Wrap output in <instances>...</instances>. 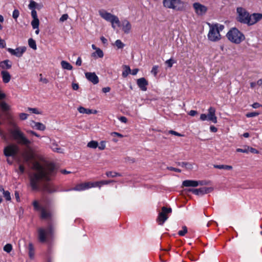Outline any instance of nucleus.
<instances>
[{"mask_svg": "<svg viewBox=\"0 0 262 262\" xmlns=\"http://www.w3.org/2000/svg\"><path fill=\"white\" fill-rule=\"evenodd\" d=\"M115 45L118 49H122L125 46V45L120 39H117L115 41Z\"/></svg>", "mask_w": 262, "mask_h": 262, "instance_id": "39", "label": "nucleus"}, {"mask_svg": "<svg viewBox=\"0 0 262 262\" xmlns=\"http://www.w3.org/2000/svg\"><path fill=\"white\" fill-rule=\"evenodd\" d=\"M51 216L50 212L47 211L45 209L41 208V217L43 219H48Z\"/></svg>", "mask_w": 262, "mask_h": 262, "instance_id": "27", "label": "nucleus"}, {"mask_svg": "<svg viewBox=\"0 0 262 262\" xmlns=\"http://www.w3.org/2000/svg\"><path fill=\"white\" fill-rule=\"evenodd\" d=\"M248 152H250L251 153H254V154H258V151L257 149H256L255 148H254L252 147H248Z\"/></svg>", "mask_w": 262, "mask_h": 262, "instance_id": "57", "label": "nucleus"}, {"mask_svg": "<svg viewBox=\"0 0 262 262\" xmlns=\"http://www.w3.org/2000/svg\"><path fill=\"white\" fill-rule=\"evenodd\" d=\"M193 8L194 9L195 12L198 15H204L208 10L207 7L198 2L193 4Z\"/></svg>", "mask_w": 262, "mask_h": 262, "instance_id": "11", "label": "nucleus"}, {"mask_svg": "<svg viewBox=\"0 0 262 262\" xmlns=\"http://www.w3.org/2000/svg\"><path fill=\"white\" fill-rule=\"evenodd\" d=\"M51 148L54 151L57 152H62V149L60 148L57 147V144L54 141L51 145Z\"/></svg>", "mask_w": 262, "mask_h": 262, "instance_id": "34", "label": "nucleus"}, {"mask_svg": "<svg viewBox=\"0 0 262 262\" xmlns=\"http://www.w3.org/2000/svg\"><path fill=\"white\" fill-rule=\"evenodd\" d=\"M26 48L25 47L17 48L16 49H13L11 48H8L7 49V51L10 53L18 57H20L22 56L23 54L26 51Z\"/></svg>", "mask_w": 262, "mask_h": 262, "instance_id": "13", "label": "nucleus"}, {"mask_svg": "<svg viewBox=\"0 0 262 262\" xmlns=\"http://www.w3.org/2000/svg\"><path fill=\"white\" fill-rule=\"evenodd\" d=\"M33 206L34 207V208L35 210H41V208L40 206V205L38 204V202L37 201H34L33 203Z\"/></svg>", "mask_w": 262, "mask_h": 262, "instance_id": "46", "label": "nucleus"}, {"mask_svg": "<svg viewBox=\"0 0 262 262\" xmlns=\"http://www.w3.org/2000/svg\"><path fill=\"white\" fill-rule=\"evenodd\" d=\"M12 250V246L10 244H7L4 247V250L7 253H10Z\"/></svg>", "mask_w": 262, "mask_h": 262, "instance_id": "41", "label": "nucleus"}, {"mask_svg": "<svg viewBox=\"0 0 262 262\" xmlns=\"http://www.w3.org/2000/svg\"><path fill=\"white\" fill-rule=\"evenodd\" d=\"M97 55L99 58H102L103 57V51L99 48L97 49L96 51L93 53L92 54V56L94 57H96Z\"/></svg>", "mask_w": 262, "mask_h": 262, "instance_id": "29", "label": "nucleus"}, {"mask_svg": "<svg viewBox=\"0 0 262 262\" xmlns=\"http://www.w3.org/2000/svg\"><path fill=\"white\" fill-rule=\"evenodd\" d=\"M19 11L17 9H15L13 11V14H12V17H13V18L17 19L18 18V17L19 16Z\"/></svg>", "mask_w": 262, "mask_h": 262, "instance_id": "48", "label": "nucleus"}, {"mask_svg": "<svg viewBox=\"0 0 262 262\" xmlns=\"http://www.w3.org/2000/svg\"><path fill=\"white\" fill-rule=\"evenodd\" d=\"M31 16H32L33 19H37V18H38L37 14V12L35 10H32V11H31Z\"/></svg>", "mask_w": 262, "mask_h": 262, "instance_id": "58", "label": "nucleus"}, {"mask_svg": "<svg viewBox=\"0 0 262 262\" xmlns=\"http://www.w3.org/2000/svg\"><path fill=\"white\" fill-rule=\"evenodd\" d=\"M259 114L258 112H251L248 113L246 114V117L248 118L254 117L258 116Z\"/></svg>", "mask_w": 262, "mask_h": 262, "instance_id": "47", "label": "nucleus"}, {"mask_svg": "<svg viewBox=\"0 0 262 262\" xmlns=\"http://www.w3.org/2000/svg\"><path fill=\"white\" fill-rule=\"evenodd\" d=\"M10 133L14 140L20 144L28 147L31 144V142L25 136L24 133L21 131L20 128L17 126H14V128L10 131Z\"/></svg>", "mask_w": 262, "mask_h": 262, "instance_id": "3", "label": "nucleus"}, {"mask_svg": "<svg viewBox=\"0 0 262 262\" xmlns=\"http://www.w3.org/2000/svg\"><path fill=\"white\" fill-rule=\"evenodd\" d=\"M27 132L28 133L33 135L37 137H40V136L38 134H37L36 132H35L33 130H27Z\"/></svg>", "mask_w": 262, "mask_h": 262, "instance_id": "63", "label": "nucleus"}, {"mask_svg": "<svg viewBox=\"0 0 262 262\" xmlns=\"http://www.w3.org/2000/svg\"><path fill=\"white\" fill-rule=\"evenodd\" d=\"M94 187V183L88 182L78 184L75 187L70 189V190L82 191Z\"/></svg>", "mask_w": 262, "mask_h": 262, "instance_id": "12", "label": "nucleus"}, {"mask_svg": "<svg viewBox=\"0 0 262 262\" xmlns=\"http://www.w3.org/2000/svg\"><path fill=\"white\" fill-rule=\"evenodd\" d=\"M24 160L26 162H28L33 158V156L31 153H26L24 155Z\"/></svg>", "mask_w": 262, "mask_h": 262, "instance_id": "38", "label": "nucleus"}, {"mask_svg": "<svg viewBox=\"0 0 262 262\" xmlns=\"http://www.w3.org/2000/svg\"><path fill=\"white\" fill-rule=\"evenodd\" d=\"M177 164L183 167H185L187 169L191 170L193 168L192 164L188 162H178Z\"/></svg>", "mask_w": 262, "mask_h": 262, "instance_id": "24", "label": "nucleus"}, {"mask_svg": "<svg viewBox=\"0 0 262 262\" xmlns=\"http://www.w3.org/2000/svg\"><path fill=\"white\" fill-rule=\"evenodd\" d=\"M123 71L122 72V76L123 77H126L128 76L129 74H130L131 70L128 66L124 65L123 66Z\"/></svg>", "mask_w": 262, "mask_h": 262, "instance_id": "26", "label": "nucleus"}, {"mask_svg": "<svg viewBox=\"0 0 262 262\" xmlns=\"http://www.w3.org/2000/svg\"><path fill=\"white\" fill-rule=\"evenodd\" d=\"M28 44H29V47L31 48L34 49V50H36V49L37 47H36V42L32 38L29 39V40H28Z\"/></svg>", "mask_w": 262, "mask_h": 262, "instance_id": "35", "label": "nucleus"}, {"mask_svg": "<svg viewBox=\"0 0 262 262\" xmlns=\"http://www.w3.org/2000/svg\"><path fill=\"white\" fill-rule=\"evenodd\" d=\"M200 119L202 121H205V120H208L207 115H206L205 114H201L200 116Z\"/></svg>", "mask_w": 262, "mask_h": 262, "instance_id": "64", "label": "nucleus"}, {"mask_svg": "<svg viewBox=\"0 0 262 262\" xmlns=\"http://www.w3.org/2000/svg\"><path fill=\"white\" fill-rule=\"evenodd\" d=\"M48 231L43 228H40L38 229V239L41 243H44L46 241L47 235Z\"/></svg>", "mask_w": 262, "mask_h": 262, "instance_id": "17", "label": "nucleus"}, {"mask_svg": "<svg viewBox=\"0 0 262 262\" xmlns=\"http://www.w3.org/2000/svg\"><path fill=\"white\" fill-rule=\"evenodd\" d=\"M115 181L114 180H107V181H101L99 182H96L94 183V187H100L101 185H107L110 184V183L114 182Z\"/></svg>", "mask_w": 262, "mask_h": 262, "instance_id": "25", "label": "nucleus"}, {"mask_svg": "<svg viewBox=\"0 0 262 262\" xmlns=\"http://www.w3.org/2000/svg\"><path fill=\"white\" fill-rule=\"evenodd\" d=\"M31 169L34 172L29 174L30 184L33 190H42L49 193L56 191L53 185L50 183H43L50 181L51 177L56 172V168L53 163H50L42 166L39 162L34 161L32 163Z\"/></svg>", "mask_w": 262, "mask_h": 262, "instance_id": "1", "label": "nucleus"}, {"mask_svg": "<svg viewBox=\"0 0 262 262\" xmlns=\"http://www.w3.org/2000/svg\"><path fill=\"white\" fill-rule=\"evenodd\" d=\"M163 4L165 7L176 11H183L185 8L184 3L181 0H163Z\"/></svg>", "mask_w": 262, "mask_h": 262, "instance_id": "5", "label": "nucleus"}, {"mask_svg": "<svg viewBox=\"0 0 262 262\" xmlns=\"http://www.w3.org/2000/svg\"><path fill=\"white\" fill-rule=\"evenodd\" d=\"M236 11L238 14L237 21L249 26L255 24L262 18V14L253 13L250 15L245 9L242 7L237 8Z\"/></svg>", "mask_w": 262, "mask_h": 262, "instance_id": "2", "label": "nucleus"}, {"mask_svg": "<svg viewBox=\"0 0 262 262\" xmlns=\"http://www.w3.org/2000/svg\"><path fill=\"white\" fill-rule=\"evenodd\" d=\"M169 133L171 135H175V136H179V137H182L184 136L183 135H182V134H181L176 131L172 130H169Z\"/></svg>", "mask_w": 262, "mask_h": 262, "instance_id": "52", "label": "nucleus"}, {"mask_svg": "<svg viewBox=\"0 0 262 262\" xmlns=\"http://www.w3.org/2000/svg\"><path fill=\"white\" fill-rule=\"evenodd\" d=\"M215 109L213 107H210L208 109L207 115L208 120L211 121L214 123L217 122V118L215 115Z\"/></svg>", "mask_w": 262, "mask_h": 262, "instance_id": "15", "label": "nucleus"}, {"mask_svg": "<svg viewBox=\"0 0 262 262\" xmlns=\"http://www.w3.org/2000/svg\"><path fill=\"white\" fill-rule=\"evenodd\" d=\"M182 228V230H180L178 232V234L180 236H184L187 232V228L185 226H183Z\"/></svg>", "mask_w": 262, "mask_h": 262, "instance_id": "45", "label": "nucleus"}, {"mask_svg": "<svg viewBox=\"0 0 262 262\" xmlns=\"http://www.w3.org/2000/svg\"><path fill=\"white\" fill-rule=\"evenodd\" d=\"M0 107L4 112L8 111L10 109V106L4 101H0Z\"/></svg>", "mask_w": 262, "mask_h": 262, "instance_id": "31", "label": "nucleus"}, {"mask_svg": "<svg viewBox=\"0 0 262 262\" xmlns=\"http://www.w3.org/2000/svg\"><path fill=\"white\" fill-rule=\"evenodd\" d=\"M68 18V15L67 14H63L59 19V20L63 22Z\"/></svg>", "mask_w": 262, "mask_h": 262, "instance_id": "55", "label": "nucleus"}, {"mask_svg": "<svg viewBox=\"0 0 262 262\" xmlns=\"http://www.w3.org/2000/svg\"><path fill=\"white\" fill-rule=\"evenodd\" d=\"M29 255L30 258H33L34 255V247L31 243L29 244Z\"/></svg>", "mask_w": 262, "mask_h": 262, "instance_id": "32", "label": "nucleus"}, {"mask_svg": "<svg viewBox=\"0 0 262 262\" xmlns=\"http://www.w3.org/2000/svg\"><path fill=\"white\" fill-rule=\"evenodd\" d=\"M2 190L3 191L4 196L6 200L7 201L11 200L10 193L8 191L4 190L3 188L2 189Z\"/></svg>", "mask_w": 262, "mask_h": 262, "instance_id": "40", "label": "nucleus"}, {"mask_svg": "<svg viewBox=\"0 0 262 262\" xmlns=\"http://www.w3.org/2000/svg\"><path fill=\"white\" fill-rule=\"evenodd\" d=\"M87 146H88V147L95 149V148H96L98 147V142L97 141L93 140V141H91L89 142L88 143Z\"/></svg>", "mask_w": 262, "mask_h": 262, "instance_id": "36", "label": "nucleus"}, {"mask_svg": "<svg viewBox=\"0 0 262 262\" xmlns=\"http://www.w3.org/2000/svg\"><path fill=\"white\" fill-rule=\"evenodd\" d=\"M182 185L185 187H196L199 185L198 181L185 180L183 182Z\"/></svg>", "mask_w": 262, "mask_h": 262, "instance_id": "18", "label": "nucleus"}, {"mask_svg": "<svg viewBox=\"0 0 262 262\" xmlns=\"http://www.w3.org/2000/svg\"><path fill=\"white\" fill-rule=\"evenodd\" d=\"M24 172H25V167H24V166L23 165H21V164L19 165V171H18V173L19 174H23V173H24Z\"/></svg>", "mask_w": 262, "mask_h": 262, "instance_id": "56", "label": "nucleus"}, {"mask_svg": "<svg viewBox=\"0 0 262 262\" xmlns=\"http://www.w3.org/2000/svg\"><path fill=\"white\" fill-rule=\"evenodd\" d=\"M172 212V209L170 207L163 206L161 208V211L159 213L157 219V222L159 225H163L165 222L168 218V214Z\"/></svg>", "mask_w": 262, "mask_h": 262, "instance_id": "6", "label": "nucleus"}, {"mask_svg": "<svg viewBox=\"0 0 262 262\" xmlns=\"http://www.w3.org/2000/svg\"><path fill=\"white\" fill-rule=\"evenodd\" d=\"M213 190L212 187H202L199 189L189 188L187 191L192 192L193 194L197 195H203L212 192Z\"/></svg>", "mask_w": 262, "mask_h": 262, "instance_id": "10", "label": "nucleus"}, {"mask_svg": "<svg viewBox=\"0 0 262 262\" xmlns=\"http://www.w3.org/2000/svg\"><path fill=\"white\" fill-rule=\"evenodd\" d=\"M111 135L112 136H117L119 138H122L123 137V135H122L119 133H117V132H112V133H111Z\"/></svg>", "mask_w": 262, "mask_h": 262, "instance_id": "59", "label": "nucleus"}, {"mask_svg": "<svg viewBox=\"0 0 262 262\" xmlns=\"http://www.w3.org/2000/svg\"><path fill=\"white\" fill-rule=\"evenodd\" d=\"M176 62V61L172 58H170L168 60H167L165 61V64L167 66L168 68H171L174 63Z\"/></svg>", "mask_w": 262, "mask_h": 262, "instance_id": "42", "label": "nucleus"}, {"mask_svg": "<svg viewBox=\"0 0 262 262\" xmlns=\"http://www.w3.org/2000/svg\"><path fill=\"white\" fill-rule=\"evenodd\" d=\"M99 14L102 18L106 21L111 23L115 22V24L118 26H120V21L117 16L107 12L104 10H99Z\"/></svg>", "mask_w": 262, "mask_h": 262, "instance_id": "7", "label": "nucleus"}, {"mask_svg": "<svg viewBox=\"0 0 262 262\" xmlns=\"http://www.w3.org/2000/svg\"><path fill=\"white\" fill-rule=\"evenodd\" d=\"M31 125L33 127H36L37 129L39 130L42 131L46 129V126L42 123L36 122L34 121H32Z\"/></svg>", "mask_w": 262, "mask_h": 262, "instance_id": "21", "label": "nucleus"}, {"mask_svg": "<svg viewBox=\"0 0 262 262\" xmlns=\"http://www.w3.org/2000/svg\"><path fill=\"white\" fill-rule=\"evenodd\" d=\"M61 65L63 69H66L68 70H71L73 68V67L72 66V65L66 61H62L61 62Z\"/></svg>", "mask_w": 262, "mask_h": 262, "instance_id": "28", "label": "nucleus"}, {"mask_svg": "<svg viewBox=\"0 0 262 262\" xmlns=\"http://www.w3.org/2000/svg\"><path fill=\"white\" fill-rule=\"evenodd\" d=\"M226 36L229 40L235 44H239L245 39L243 33L236 28H231L227 33Z\"/></svg>", "mask_w": 262, "mask_h": 262, "instance_id": "4", "label": "nucleus"}, {"mask_svg": "<svg viewBox=\"0 0 262 262\" xmlns=\"http://www.w3.org/2000/svg\"><path fill=\"white\" fill-rule=\"evenodd\" d=\"M78 111L80 113L86 114H96L97 113V111L96 110L93 112L92 110L85 108L82 106L79 107Z\"/></svg>", "mask_w": 262, "mask_h": 262, "instance_id": "22", "label": "nucleus"}, {"mask_svg": "<svg viewBox=\"0 0 262 262\" xmlns=\"http://www.w3.org/2000/svg\"><path fill=\"white\" fill-rule=\"evenodd\" d=\"M214 167L217 169H226V170H231L232 169V167L230 165H214Z\"/></svg>", "mask_w": 262, "mask_h": 262, "instance_id": "30", "label": "nucleus"}, {"mask_svg": "<svg viewBox=\"0 0 262 262\" xmlns=\"http://www.w3.org/2000/svg\"><path fill=\"white\" fill-rule=\"evenodd\" d=\"M28 110L35 114H40V113L38 111V110L36 108L29 107Z\"/></svg>", "mask_w": 262, "mask_h": 262, "instance_id": "53", "label": "nucleus"}, {"mask_svg": "<svg viewBox=\"0 0 262 262\" xmlns=\"http://www.w3.org/2000/svg\"><path fill=\"white\" fill-rule=\"evenodd\" d=\"M28 115L26 113H20L19 114V118L21 120H24L27 119Z\"/></svg>", "mask_w": 262, "mask_h": 262, "instance_id": "54", "label": "nucleus"}, {"mask_svg": "<svg viewBox=\"0 0 262 262\" xmlns=\"http://www.w3.org/2000/svg\"><path fill=\"white\" fill-rule=\"evenodd\" d=\"M131 29V24L127 20L122 21V30L125 33H128Z\"/></svg>", "mask_w": 262, "mask_h": 262, "instance_id": "19", "label": "nucleus"}, {"mask_svg": "<svg viewBox=\"0 0 262 262\" xmlns=\"http://www.w3.org/2000/svg\"><path fill=\"white\" fill-rule=\"evenodd\" d=\"M167 168L170 170L174 171L177 172H181V170L178 168H174L173 167H167Z\"/></svg>", "mask_w": 262, "mask_h": 262, "instance_id": "61", "label": "nucleus"}, {"mask_svg": "<svg viewBox=\"0 0 262 262\" xmlns=\"http://www.w3.org/2000/svg\"><path fill=\"white\" fill-rule=\"evenodd\" d=\"M158 66H154L151 69V73L153 74L155 76H156L158 73Z\"/></svg>", "mask_w": 262, "mask_h": 262, "instance_id": "49", "label": "nucleus"}, {"mask_svg": "<svg viewBox=\"0 0 262 262\" xmlns=\"http://www.w3.org/2000/svg\"><path fill=\"white\" fill-rule=\"evenodd\" d=\"M106 175L107 177L114 178L116 177H120L121 174L120 173L116 172L115 171H107Z\"/></svg>", "mask_w": 262, "mask_h": 262, "instance_id": "33", "label": "nucleus"}, {"mask_svg": "<svg viewBox=\"0 0 262 262\" xmlns=\"http://www.w3.org/2000/svg\"><path fill=\"white\" fill-rule=\"evenodd\" d=\"M237 152H241L243 153H248V148L247 147H245V148H237Z\"/></svg>", "mask_w": 262, "mask_h": 262, "instance_id": "51", "label": "nucleus"}, {"mask_svg": "<svg viewBox=\"0 0 262 262\" xmlns=\"http://www.w3.org/2000/svg\"><path fill=\"white\" fill-rule=\"evenodd\" d=\"M19 151V147L14 144H10L4 149V154L6 157H14Z\"/></svg>", "mask_w": 262, "mask_h": 262, "instance_id": "9", "label": "nucleus"}, {"mask_svg": "<svg viewBox=\"0 0 262 262\" xmlns=\"http://www.w3.org/2000/svg\"><path fill=\"white\" fill-rule=\"evenodd\" d=\"M137 84L139 88L143 91L147 90V85H148V81L144 77L140 78L137 79Z\"/></svg>", "mask_w": 262, "mask_h": 262, "instance_id": "16", "label": "nucleus"}, {"mask_svg": "<svg viewBox=\"0 0 262 262\" xmlns=\"http://www.w3.org/2000/svg\"><path fill=\"white\" fill-rule=\"evenodd\" d=\"M1 75L2 76L3 81L4 83H8L11 79V75L7 71H2L1 72Z\"/></svg>", "mask_w": 262, "mask_h": 262, "instance_id": "20", "label": "nucleus"}, {"mask_svg": "<svg viewBox=\"0 0 262 262\" xmlns=\"http://www.w3.org/2000/svg\"><path fill=\"white\" fill-rule=\"evenodd\" d=\"M39 24V20L38 18L37 19H33L32 21H31V25L32 26V28L34 29H35L36 28H38Z\"/></svg>", "mask_w": 262, "mask_h": 262, "instance_id": "37", "label": "nucleus"}, {"mask_svg": "<svg viewBox=\"0 0 262 262\" xmlns=\"http://www.w3.org/2000/svg\"><path fill=\"white\" fill-rule=\"evenodd\" d=\"M9 60H5L0 62V67L2 69H9L11 68V64Z\"/></svg>", "mask_w": 262, "mask_h": 262, "instance_id": "23", "label": "nucleus"}, {"mask_svg": "<svg viewBox=\"0 0 262 262\" xmlns=\"http://www.w3.org/2000/svg\"><path fill=\"white\" fill-rule=\"evenodd\" d=\"M212 25L213 26V27H215L217 29L219 33H220V32L223 30V29H224V26L223 25L216 24H213Z\"/></svg>", "mask_w": 262, "mask_h": 262, "instance_id": "44", "label": "nucleus"}, {"mask_svg": "<svg viewBox=\"0 0 262 262\" xmlns=\"http://www.w3.org/2000/svg\"><path fill=\"white\" fill-rule=\"evenodd\" d=\"M39 76L40 77V81L44 83H47L49 82V80L47 78H42V74H40Z\"/></svg>", "mask_w": 262, "mask_h": 262, "instance_id": "60", "label": "nucleus"}, {"mask_svg": "<svg viewBox=\"0 0 262 262\" xmlns=\"http://www.w3.org/2000/svg\"><path fill=\"white\" fill-rule=\"evenodd\" d=\"M85 76L86 79L94 84H96L99 82L98 77L94 72H86Z\"/></svg>", "mask_w": 262, "mask_h": 262, "instance_id": "14", "label": "nucleus"}, {"mask_svg": "<svg viewBox=\"0 0 262 262\" xmlns=\"http://www.w3.org/2000/svg\"><path fill=\"white\" fill-rule=\"evenodd\" d=\"M119 120L121 122L124 123H126L127 121V119L124 116H121V117H119Z\"/></svg>", "mask_w": 262, "mask_h": 262, "instance_id": "62", "label": "nucleus"}, {"mask_svg": "<svg viewBox=\"0 0 262 262\" xmlns=\"http://www.w3.org/2000/svg\"><path fill=\"white\" fill-rule=\"evenodd\" d=\"M98 147L100 150L104 149L105 148V142L104 141H101Z\"/></svg>", "mask_w": 262, "mask_h": 262, "instance_id": "50", "label": "nucleus"}, {"mask_svg": "<svg viewBox=\"0 0 262 262\" xmlns=\"http://www.w3.org/2000/svg\"><path fill=\"white\" fill-rule=\"evenodd\" d=\"M37 3L33 0L30 1L28 7L31 10H35Z\"/></svg>", "mask_w": 262, "mask_h": 262, "instance_id": "43", "label": "nucleus"}, {"mask_svg": "<svg viewBox=\"0 0 262 262\" xmlns=\"http://www.w3.org/2000/svg\"><path fill=\"white\" fill-rule=\"evenodd\" d=\"M209 31L208 34V38L209 40L213 42L217 41L221 38V35L217 29L213 27L212 25L209 24Z\"/></svg>", "mask_w": 262, "mask_h": 262, "instance_id": "8", "label": "nucleus"}]
</instances>
